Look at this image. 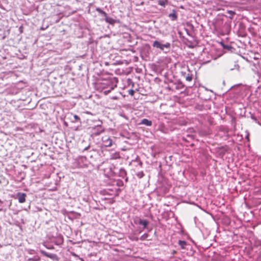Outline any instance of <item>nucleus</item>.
Returning <instances> with one entry per match:
<instances>
[{"label": "nucleus", "mask_w": 261, "mask_h": 261, "mask_svg": "<svg viewBox=\"0 0 261 261\" xmlns=\"http://www.w3.org/2000/svg\"><path fill=\"white\" fill-rule=\"evenodd\" d=\"M152 46L154 47L160 48L161 50H164V48H169L170 44L169 43H167L165 44H162L160 42L155 41L153 42Z\"/></svg>", "instance_id": "nucleus-1"}, {"label": "nucleus", "mask_w": 261, "mask_h": 261, "mask_svg": "<svg viewBox=\"0 0 261 261\" xmlns=\"http://www.w3.org/2000/svg\"><path fill=\"white\" fill-rule=\"evenodd\" d=\"M103 145L106 147H110L112 145V140L107 136H103L102 138Z\"/></svg>", "instance_id": "nucleus-2"}, {"label": "nucleus", "mask_w": 261, "mask_h": 261, "mask_svg": "<svg viewBox=\"0 0 261 261\" xmlns=\"http://www.w3.org/2000/svg\"><path fill=\"white\" fill-rule=\"evenodd\" d=\"M17 196L20 203H23L25 201L26 194L25 193H18Z\"/></svg>", "instance_id": "nucleus-3"}, {"label": "nucleus", "mask_w": 261, "mask_h": 261, "mask_svg": "<svg viewBox=\"0 0 261 261\" xmlns=\"http://www.w3.org/2000/svg\"><path fill=\"white\" fill-rule=\"evenodd\" d=\"M168 16L172 21L176 20L177 19V15L175 10H173L172 12L170 13Z\"/></svg>", "instance_id": "nucleus-4"}, {"label": "nucleus", "mask_w": 261, "mask_h": 261, "mask_svg": "<svg viewBox=\"0 0 261 261\" xmlns=\"http://www.w3.org/2000/svg\"><path fill=\"white\" fill-rule=\"evenodd\" d=\"M41 252L44 256L48 257L51 259H55L57 258V255L55 254H50V253H47L46 252H45L44 251H41Z\"/></svg>", "instance_id": "nucleus-5"}, {"label": "nucleus", "mask_w": 261, "mask_h": 261, "mask_svg": "<svg viewBox=\"0 0 261 261\" xmlns=\"http://www.w3.org/2000/svg\"><path fill=\"white\" fill-rule=\"evenodd\" d=\"M138 224L143 225V228H146L149 224V222L146 220L140 219L138 222Z\"/></svg>", "instance_id": "nucleus-6"}, {"label": "nucleus", "mask_w": 261, "mask_h": 261, "mask_svg": "<svg viewBox=\"0 0 261 261\" xmlns=\"http://www.w3.org/2000/svg\"><path fill=\"white\" fill-rule=\"evenodd\" d=\"M96 10L99 13H101V14H102L105 17H106V21H107V22H110L109 21V18L107 17V14L103 11H102V10H101L100 8H97L96 9Z\"/></svg>", "instance_id": "nucleus-7"}, {"label": "nucleus", "mask_w": 261, "mask_h": 261, "mask_svg": "<svg viewBox=\"0 0 261 261\" xmlns=\"http://www.w3.org/2000/svg\"><path fill=\"white\" fill-rule=\"evenodd\" d=\"M140 124H144L146 126H149L152 125V122L150 120H149L147 119L144 118L141 120Z\"/></svg>", "instance_id": "nucleus-8"}, {"label": "nucleus", "mask_w": 261, "mask_h": 261, "mask_svg": "<svg viewBox=\"0 0 261 261\" xmlns=\"http://www.w3.org/2000/svg\"><path fill=\"white\" fill-rule=\"evenodd\" d=\"M128 238L134 241H138L139 240V238L135 234V233H131L128 236Z\"/></svg>", "instance_id": "nucleus-9"}, {"label": "nucleus", "mask_w": 261, "mask_h": 261, "mask_svg": "<svg viewBox=\"0 0 261 261\" xmlns=\"http://www.w3.org/2000/svg\"><path fill=\"white\" fill-rule=\"evenodd\" d=\"M178 245L180 246L181 249H185V246L187 245V242L185 241L179 240L178 242Z\"/></svg>", "instance_id": "nucleus-10"}, {"label": "nucleus", "mask_w": 261, "mask_h": 261, "mask_svg": "<svg viewBox=\"0 0 261 261\" xmlns=\"http://www.w3.org/2000/svg\"><path fill=\"white\" fill-rule=\"evenodd\" d=\"M168 3V0H159L158 1V4L160 6L165 7L166 5H167Z\"/></svg>", "instance_id": "nucleus-11"}, {"label": "nucleus", "mask_w": 261, "mask_h": 261, "mask_svg": "<svg viewBox=\"0 0 261 261\" xmlns=\"http://www.w3.org/2000/svg\"><path fill=\"white\" fill-rule=\"evenodd\" d=\"M148 237H149V234L147 233H145L143 234V235H142L141 236V237L139 239V240H140L141 241H144L146 240H150V239H148Z\"/></svg>", "instance_id": "nucleus-12"}, {"label": "nucleus", "mask_w": 261, "mask_h": 261, "mask_svg": "<svg viewBox=\"0 0 261 261\" xmlns=\"http://www.w3.org/2000/svg\"><path fill=\"white\" fill-rule=\"evenodd\" d=\"M192 75L191 74H188V75L186 76V80L188 82H191L192 80Z\"/></svg>", "instance_id": "nucleus-13"}, {"label": "nucleus", "mask_w": 261, "mask_h": 261, "mask_svg": "<svg viewBox=\"0 0 261 261\" xmlns=\"http://www.w3.org/2000/svg\"><path fill=\"white\" fill-rule=\"evenodd\" d=\"M144 175V174L143 171H140L137 173V176L140 178H142Z\"/></svg>", "instance_id": "nucleus-14"}, {"label": "nucleus", "mask_w": 261, "mask_h": 261, "mask_svg": "<svg viewBox=\"0 0 261 261\" xmlns=\"http://www.w3.org/2000/svg\"><path fill=\"white\" fill-rule=\"evenodd\" d=\"M128 93L131 96H134V94H135V91L133 89H130V90H128Z\"/></svg>", "instance_id": "nucleus-15"}, {"label": "nucleus", "mask_w": 261, "mask_h": 261, "mask_svg": "<svg viewBox=\"0 0 261 261\" xmlns=\"http://www.w3.org/2000/svg\"><path fill=\"white\" fill-rule=\"evenodd\" d=\"M227 13L231 16L230 17L231 19L232 18V16L235 14V13L232 11H228Z\"/></svg>", "instance_id": "nucleus-16"}, {"label": "nucleus", "mask_w": 261, "mask_h": 261, "mask_svg": "<svg viewBox=\"0 0 261 261\" xmlns=\"http://www.w3.org/2000/svg\"><path fill=\"white\" fill-rule=\"evenodd\" d=\"M222 45H223V48L224 49H230L231 48V47L230 46H228V45H225L223 44H222Z\"/></svg>", "instance_id": "nucleus-17"}, {"label": "nucleus", "mask_w": 261, "mask_h": 261, "mask_svg": "<svg viewBox=\"0 0 261 261\" xmlns=\"http://www.w3.org/2000/svg\"><path fill=\"white\" fill-rule=\"evenodd\" d=\"M74 118L75 120H76V121L80 120V117L77 115H74Z\"/></svg>", "instance_id": "nucleus-18"}, {"label": "nucleus", "mask_w": 261, "mask_h": 261, "mask_svg": "<svg viewBox=\"0 0 261 261\" xmlns=\"http://www.w3.org/2000/svg\"><path fill=\"white\" fill-rule=\"evenodd\" d=\"M111 90H107V91H104V93L106 95V94H108L109 93H110L111 92Z\"/></svg>", "instance_id": "nucleus-19"}, {"label": "nucleus", "mask_w": 261, "mask_h": 261, "mask_svg": "<svg viewBox=\"0 0 261 261\" xmlns=\"http://www.w3.org/2000/svg\"><path fill=\"white\" fill-rule=\"evenodd\" d=\"M144 3L143 2H141V5H144Z\"/></svg>", "instance_id": "nucleus-20"}, {"label": "nucleus", "mask_w": 261, "mask_h": 261, "mask_svg": "<svg viewBox=\"0 0 261 261\" xmlns=\"http://www.w3.org/2000/svg\"><path fill=\"white\" fill-rule=\"evenodd\" d=\"M176 253V251H173V254H175V253Z\"/></svg>", "instance_id": "nucleus-21"}]
</instances>
